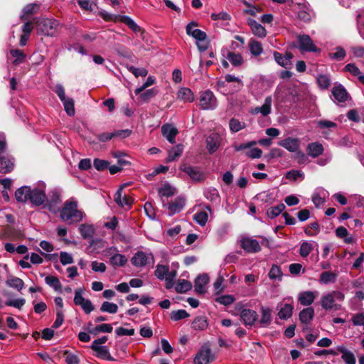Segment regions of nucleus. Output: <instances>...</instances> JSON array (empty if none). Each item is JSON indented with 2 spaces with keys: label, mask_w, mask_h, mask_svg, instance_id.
<instances>
[{
  "label": "nucleus",
  "mask_w": 364,
  "mask_h": 364,
  "mask_svg": "<svg viewBox=\"0 0 364 364\" xmlns=\"http://www.w3.org/2000/svg\"><path fill=\"white\" fill-rule=\"evenodd\" d=\"M227 58L231 64L235 67L240 66L244 63L243 58L240 53L229 51L227 55Z\"/></svg>",
  "instance_id": "obj_34"
},
{
  "label": "nucleus",
  "mask_w": 364,
  "mask_h": 364,
  "mask_svg": "<svg viewBox=\"0 0 364 364\" xmlns=\"http://www.w3.org/2000/svg\"><path fill=\"white\" fill-rule=\"evenodd\" d=\"M344 70L349 72L353 75L358 77V80L364 85V75L360 71L359 68L355 66V64H347L345 66Z\"/></svg>",
  "instance_id": "obj_32"
},
{
  "label": "nucleus",
  "mask_w": 364,
  "mask_h": 364,
  "mask_svg": "<svg viewBox=\"0 0 364 364\" xmlns=\"http://www.w3.org/2000/svg\"><path fill=\"white\" fill-rule=\"evenodd\" d=\"M60 218L69 224L77 223L82 220V212L77 210V204L75 201H66L60 211Z\"/></svg>",
  "instance_id": "obj_2"
},
{
  "label": "nucleus",
  "mask_w": 364,
  "mask_h": 364,
  "mask_svg": "<svg viewBox=\"0 0 364 364\" xmlns=\"http://www.w3.org/2000/svg\"><path fill=\"white\" fill-rule=\"evenodd\" d=\"M109 261L112 266L123 267L126 264L127 259L123 255L114 254L110 257Z\"/></svg>",
  "instance_id": "obj_40"
},
{
  "label": "nucleus",
  "mask_w": 364,
  "mask_h": 364,
  "mask_svg": "<svg viewBox=\"0 0 364 364\" xmlns=\"http://www.w3.org/2000/svg\"><path fill=\"white\" fill-rule=\"evenodd\" d=\"M112 331V326L111 324L109 323H102L97 326L94 330L89 329V332L90 333H95L99 332H103V333H111Z\"/></svg>",
  "instance_id": "obj_53"
},
{
  "label": "nucleus",
  "mask_w": 364,
  "mask_h": 364,
  "mask_svg": "<svg viewBox=\"0 0 364 364\" xmlns=\"http://www.w3.org/2000/svg\"><path fill=\"white\" fill-rule=\"evenodd\" d=\"M282 272L279 266L273 264L269 272V277L271 279H281L282 277Z\"/></svg>",
  "instance_id": "obj_58"
},
{
  "label": "nucleus",
  "mask_w": 364,
  "mask_h": 364,
  "mask_svg": "<svg viewBox=\"0 0 364 364\" xmlns=\"http://www.w3.org/2000/svg\"><path fill=\"white\" fill-rule=\"evenodd\" d=\"M306 151L309 156L316 158L323 153L324 149L321 144L313 142L308 144Z\"/></svg>",
  "instance_id": "obj_17"
},
{
  "label": "nucleus",
  "mask_w": 364,
  "mask_h": 364,
  "mask_svg": "<svg viewBox=\"0 0 364 364\" xmlns=\"http://www.w3.org/2000/svg\"><path fill=\"white\" fill-rule=\"evenodd\" d=\"M14 168V161L13 158L9 156H0V172L8 173L13 171Z\"/></svg>",
  "instance_id": "obj_15"
},
{
  "label": "nucleus",
  "mask_w": 364,
  "mask_h": 364,
  "mask_svg": "<svg viewBox=\"0 0 364 364\" xmlns=\"http://www.w3.org/2000/svg\"><path fill=\"white\" fill-rule=\"evenodd\" d=\"M315 299V295L313 291H303L299 296V301L304 306H310Z\"/></svg>",
  "instance_id": "obj_26"
},
{
  "label": "nucleus",
  "mask_w": 364,
  "mask_h": 364,
  "mask_svg": "<svg viewBox=\"0 0 364 364\" xmlns=\"http://www.w3.org/2000/svg\"><path fill=\"white\" fill-rule=\"evenodd\" d=\"M185 205V200L182 198H177L168 203V209L171 215L179 213Z\"/></svg>",
  "instance_id": "obj_24"
},
{
  "label": "nucleus",
  "mask_w": 364,
  "mask_h": 364,
  "mask_svg": "<svg viewBox=\"0 0 364 364\" xmlns=\"http://www.w3.org/2000/svg\"><path fill=\"white\" fill-rule=\"evenodd\" d=\"M215 301L225 306H228L234 302L235 298L232 295H223L216 298Z\"/></svg>",
  "instance_id": "obj_63"
},
{
  "label": "nucleus",
  "mask_w": 364,
  "mask_h": 364,
  "mask_svg": "<svg viewBox=\"0 0 364 364\" xmlns=\"http://www.w3.org/2000/svg\"><path fill=\"white\" fill-rule=\"evenodd\" d=\"M337 274L332 272H323L320 275V282L322 284H327L336 282Z\"/></svg>",
  "instance_id": "obj_41"
},
{
  "label": "nucleus",
  "mask_w": 364,
  "mask_h": 364,
  "mask_svg": "<svg viewBox=\"0 0 364 364\" xmlns=\"http://www.w3.org/2000/svg\"><path fill=\"white\" fill-rule=\"evenodd\" d=\"M207 149L210 154H213L220 146V136L218 134H211L206 139Z\"/></svg>",
  "instance_id": "obj_19"
},
{
  "label": "nucleus",
  "mask_w": 364,
  "mask_h": 364,
  "mask_svg": "<svg viewBox=\"0 0 364 364\" xmlns=\"http://www.w3.org/2000/svg\"><path fill=\"white\" fill-rule=\"evenodd\" d=\"M109 163L107 161L95 159L93 161V166L97 171H104L107 168Z\"/></svg>",
  "instance_id": "obj_64"
},
{
  "label": "nucleus",
  "mask_w": 364,
  "mask_h": 364,
  "mask_svg": "<svg viewBox=\"0 0 364 364\" xmlns=\"http://www.w3.org/2000/svg\"><path fill=\"white\" fill-rule=\"evenodd\" d=\"M298 46L301 52L320 53L321 50L314 43L311 37L307 34H300L296 36Z\"/></svg>",
  "instance_id": "obj_5"
},
{
  "label": "nucleus",
  "mask_w": 364,
  "mask_h": 364,
  "mask_svg": "<svg viewBox=\"0 0 364 364\" xmlns=\"http://www.w3.org/2000/svg\"><path fill=\"white\" fill-rule=\"evenodd\" d=\"M169 271V268L168 266L166 265H161L158 264L156 266V269L154 272L155 276L163 280L165 279L166 276L167 275L168 272Z\"/></svg>",
  "instance_id": "obj_49"
},
{
  "label": "nucleus",
  "mask_w": 364,
  "mask_h": 364,
  "mask_svg": "<svg viewBox=\"0 0 364 364\" xmlns=\"http://www.w3.org/2000/svg\"><path fill=\"white\" fill-rule=\"evenodd\" d=\"M36 23L38 31L41 33L48 36L57 35L59 23L56 20L53 18H43L37 21Z\"/></svg>",
  "instance_id": "obj_4"
},
{
  "label": "nucleus",
  "mask_w": 364,
  "mask_h": 364,
  "mask_svg": "<svg viewBox=\"0 0 364 364\" xmlns=\"http://www.w3.org/2000/svg\"><path fill=\"white\" fill-rule=\"evenodd\" d=\"M6 283L9 287L16 289L18 291H21L24 287L23 281L16 277L9 278Z\"/></svg>",
  "instance_id": "obj_37"
},
{
  "label": "nucleus",
  "mask_w": 364,
  "mask_h": 364,
  "mask_svg": "<svg viewBox=\"0 0 364 364\" xmlns=\"http://www.w3.org/2000/svg\"><path fill=\"white\" fill-rule=\"evenodd\" d=\"M39 5L36 4H29L26 5L23 9V14L20 16L21 19L22 21L27 19L29 16L37 13Z\"/></svg>",
  "instance_id": "obj_30"
},
{
  "label": "nucleus",
  "mask_w": 364,
  "mask_h": 364,
  "mask_svg": "<svg viewBox=\"0 0 364 364\" xmlns=\"http://www.w3.org/2000/svg\"><path fill=\"white\" fill-rule=\"evenodd\" d=\"M183 150V148L181 144H178L175 147L170 149L168 151V155L166 159V162L168 163L176 160L177 158L181 156Z\"/></svg>",
  "instance_id": "obj_31"
},
{
  "label": "nucleus",
  "mask_w": 364,
  "mask_h": 364,
  "mask_svg": "<svg viewBox=\"0 0 364 364\" xmlns=\"http://www.w3.org/2000/svg\"><path fill=\"white\" fill-rule=\"evenodd\" d=\"M62 102L63 103L66 113L69 116H73L75 114L74 100L72 98L68 97Z\"/></svg>",
  "instance_id": "obj_52"
},
{
  "label": "nucleus",
  "mask_w": 364,
  "mask_h": 364,
  "mask_svg": "<svg viewBox=\"0 0 364 364\" xmlns=\"http://www.w3.org/2000/svg\"><path fill=\"white\" fill-rule=\"evenodd\" d=\"M248 47L251 54L255 57L259 56L263 52L262 43L252 38L250 40Z\"/></svg>",
  "instance_id": "obj_28"
},
{
  "label": "nucleus",
  "mask_w": 364,
  "mask_h": 364,
  "mask_svg": "<svg viewBox=\"0 0 364 364\" xmlns=\"http://www.w3.org/2000/svg\"><path fill=\"white\" fill-rule=\"evenodd\" d=\"M215 360V355L207 345L203 346L194 358L195 364H209Z\"/></svg>",
  "instance_id": "obj_7"
},
{
  "label": "nucleus",
  "mask_w": 364,
  "mask_h": 364,
  "mask_svg": "<svg viewBox=\"0 0 364 364\" xmlns=\"http://www.w3.org/2000/svg\"><path fill=\"white\" fill-rule=\"evenodd\" d=\"M208 218V213L205 211H200L193 215V220L201 226L206 224Z\"/></svg>",
  "instance_id": "obj_55"
},
{
  "label": "nucleus",
  "mask_w": 364,
  "mask_h": 364,
  "mask_svg": "<svg viewBox=\"0 0 364 364\" xmlns=\"http://www.w3.org/2000/svg\"><path fill=\"white\" fill-rule=\"evenodd\" d=\"M207 327L208 322L205 316H198L192 323V328L197 331L205 330Z\"/></svg>",
  "instance_id": "obj_35"
},
{
  "label": "nucleus",
  "mask_w": 364,
  "mask_h": 364,
  "mask_svg": "<svg viewBox=\"0 0 364 364\" xmlns=\"http://www.w3.org/2000/svg\"><path fill=\"white\" fill-rule=\"evenodd\" d=\"M278 144L290 152H296L300 147V141L297 138L287 137L278 142Z\"/></svg>",
  "instance_id": "obj_12"
},
{
  "label": "nucleus",
  "mask_w": 364,
  "mask_h": 364,
  "mask_svg": "<svg viewBox=\"0 0 364 364\" xmlns=\"http://www.w3.org/2000/svg\"><path fill=\"white\" fill-rule=\"evenodd\" d=\"M119 21L126 24L134 32L137 33L141 31V28L130 17L122 16H119Z\"/></svg>",
  "instance_id": "obj_38"
},
{
  "label": "nucleus",
  "mask_w": 364,
  "mask_h": 364,
  "mask_svg": "<svg viewBox=\"0 0 364 364\" xmlns=\"http://www.w3.org/2000/svg\"><path fill=\"white\" fill-rule=\"evenodd\" d=\"M332 95L334 98L340 102H345L348 98V92L341 85L333 87Z\"/></svg>",
  "instance_id": "obj_21"
},
{
  "label": "nucleus",
  "mask_w": 364,
  "mask_h": 364,
  "mask_svg": "<svg viewBox=\"0 0 364 364\" xmlns=\"http://www.w3.org/2000/svg\"><path fill=\"white\" fill-rule=\"evenodd\" d=\"M119 21L126 24L134 32L137 33L141 31V28L130 17L122 16H119Z\"/></svg>",
  "instance_id": "obj_39"
},
{
  "label": "nucleus",
  "mask_w": 364,
  "mask_h": 364,
  "mask_svg": "<svg viewBox=\"0 0 364 364\" xmlns=\"http://www.w3.org/2000/svg\"><path fill=\"white\" fill-rule=\"evenodd\" d=\"M345 298L344 294L339 291H333L323 296L321 299V305L326 311L339 310L341 308V304L336 301H342Z\"/></svg>",
  "instance_id": "obj_3"
},
{
  "label": "nucleus",
  "mask_w": 364,
  "mask_h": 364,
  "mask_svg": "<svg viewBox=\"0 0 364 364\" xmlns=\"http://www.w3.org/2000/svg\"><path fill=\"white\" fill-rule=\"evenodd\" d=\"M180 170L186 173L195 183L203 182L206 178V174L197 166L183 164L180 166Z\"/></svg>",
  "instance_id": "obj_6"
},
{
  "label": "nucleus",
  "mask_w": 364,
  "mask_h": 364,
  "mask_svg": "<svg viewBox=\"0 0 364 364\" xmlns=\"http://www.w3.org/2000/svg\"><path fill=\"white\" fill-rule=\"evenodd\" d=\"M316 81L321 89H327L331 85L330 78L326 75H319L316 77Z\"/></svg>",
  "instance_id": "obj_57"
},
{
  "label": "nucleus",
  "mask_w": 364,
  "mask_h": 364,
  "mask_svg": "<svg viewBox=\"0 0 364 364\" xmlns=\"http://www.w3.org/2000/svg\"><path fill=\"white\" fill-rule=\"evenodd\" d=\"M299 320L304 324L309 323L314 318V310L312 307L304 309L299 313Z\"/></svg>",
  "instance_id": "obj_23"
},
{
  "label": "nucleus",
  "mask_w": 364,
  "mask_h": 364,
  "mask_svg": "<svg viewBox=\"0 0 364 364\" xmlns=\"http://www.w3.org/2000/svg\"><path fill=\"white\" fill-rule=\"evenodd\" d=\"M63 355L67 364H79L80 359L77 355L70 353L69 350H65Z\"/></svg>",
  "instance_id": "obj_54"
},
{
  "label": "nucleus",
  "mask_w": 364,
  "mask_h": 364,
  "mask_svg": "<svg viewBox=\"0 0 364 364\" xmlns=\"http://www.w3.org/2000/svg\"><path fill=\"white\" fill-rule=\"evenodd\" d=\"M178 98L184 102H192L194 100V96L191 89L182 87L178 92Z\"/></svg>",
  "instance_id": "obj_33"
},
{
  "label": "nucleus",
  "mask_w": 364,
  "mask_h": 364,
  "mask_svg": "<svg viewBox=\"0 0 364 364\" xmlns=\"http://www.w3.org/2000/svg\"><path fill=\"white\" fill-rule=\"evenodd\" d=\"M129 134H130V132L129 130H127V129H126V130H118V131H116V132H111V133L104 132V133H102V134H100L97 135V139L100 141L105 142L107 141H109V140L112 139L114 137H117V136L126 137V136H128Z\"/></svg>",
  "instance_id": "obj_14"
},
{
  "label": "nucleus",
  "mask_w": 364,
  "mask_h": 364,
  "mask_svg": "<svg viewBox=\"0 0 364 364\" xmlns=\"http://www.w3.org/2000/svg\"><path fill=\"white\" fill-rule=\"evenodd\" d=\"M240 318L245 326H252L258 319L257 313L250 309H242L240 312Z\"/></svg>",
  "instance_id": "obj_10"
},
{
  "label": "nucleus",
  "mask_w": 364,
  "mask_h": 364,
  "mask_svg": "<svg viewBox=\"0 0 364 364\" xmlns=\"http://www.w3.org/2000/svg\"><path fill=\"white\" fill-rule=\"evenodd\" d=\"M272 100L270 96L267 97L264 100V103L262 107H257L255 109V113H261L263 116H267L271 112Z\"/></svg>",
  "instance_id": "obj_29"
},
{
  "label": "nucleus",
  "mask_w": 364,
  "mask_h": 364,
  "mask_svg": "<svg viewBox=\"0 0 364 364\" xmlns=\"http://www.w3.org/2000/svg\"><path fill=\"white\" fill-rule=\"evenodd\" d=\"M161 134L170 143L174 144L178 130L171 124H166L161 127Z\"/></svg>",
  "instance_id": "obj_13"
},
{
  "label": "nucleus",
  "mask_w": 364,
  "mask_h": 364,
  "mask_svg": "<svg viewBox=\"0 0 364 364\" xmlns=\"http://www.w3.org/2000/svg\"><path fill=\"white\" fill-rule=\"evenodd\" d=\"M175 188L170 186L168 183L164 184L162 187L159 188L158 191L161 196L171 197L175 194Z\"/></svg>",
  "instance_id": "obj_46"
},
{
  "label": "nucleus",
  "mask_w": 364,
  "mask_h": 364,
  "mask_svg": "<svg viewBox=\"0 0 364 364\" xmlns=\"http://www.w3.org/2000/svg\"><path fill=\"white\" fill-rule=\"evenodd\" d=\"M127 69L130 71L136 77L139 76L145 77L148 74L146 69L141 68H135L134 66H127Z\"/></svg>",
  "instance_id": "obj_60"
},
{
  "label": "nucleus",
  "mask_w": 364,
  "mask_h": 364,
  "mask_svg": "<svg viewBox=\"0 0 364 364\" xmlns=\"http://www.w3.org/2000/svg\"><path fill=\"white\" fill-rule=\"evenodd\" d=\"M313 245L309 242H304L301 243L299 249V255L302 257H306L310 252L313 250Z\"/></svg>",
  "instance_id": "obj_50"
},
{
  "label": "nucleus",
  "mask_w": 364,
  "mask_h": 364,
  "mask_svg": "<svg viewBox=\"0 0 364 364\" xmlns=\"http://www.w3.org/2000/svg\"><path fill=\"white\" fill-rule=\"evenodd\" d=\"M240 247L248 253H255L261 250L259 242L255 239L248 237L241 239Z\"/></svg>",
  "instance_id": "obj_9"
},
{
  "label": "nucleus",
  "mask_w": 364,
  "mask_h": 364,
  "mask_svg": "<svg viewBox=\"0 0 364 364\" xmlns=\"http://www.w3.org/2000/svg\"><path fill=\"white\" fill-rule=\"evenodd\" d=\"M200 107L203 109H213L217 106V99L209 90L203 92L200 96Z\"/></svg>",
  "instance_id": "obj_8"
},
{
  "label": "nucleus",
  "mask_w": 364,
  "mask_h": 364,
  "mask_svg": "<svg viewBox=\"0 0 364 364\" xmlns=\"http://www.w3.org/2000/svg\"><path fill=\"white\" fill-rule=\"evenodd\" d=\"M146 255L143 252H137L132 258V263L135 267H143L147 264Z\"/></svg>",
  "instance_id": "obj_25"
},
{
  "label": "nucleus",
  "mask_w": 364,
  "mask_h": 364,
  "mask_svg": "<svg viewBox=\"0 0 364 364\" xmlns=\"http://www.w3.org/2000/svg\"><path fill=\"white\" fill-rule=\"evenodd\" d=\"M46 283L53 287L55 291H62V285L58 277L54 276H47L45 279Z\"/></svg>",
  "instance_id": "obj_42"
},
{
  "label": "nucleus",
  "mask_w": 364,
  "mask_h": 364,
  "mask_svg": "<svg viewBox=\"0 0 364 364\" xmlns=\"http://www.w3.org/2000/svg\"><path fill=\"white\" fill-rule=\"evenodd\" d=\"M209 281L206 274H200L195 280V291L200 294H204L205 291V286Z\"/></svg>",
  "instance_id": "obj_18"
},
{
  "label": "nucleus",
  "mask_w": 364,
  "mask_h": 364,
  "mask_svg": "<svg viewBox=\"0 0 364 364\" xmlns=\"http://www.w3.org/2000/svg\"><path fill=\"white\" fill-rule=\"evenodd\" d=\"M177 275V271L176 270H172L171 272L168 271L167 275L165 277L166 280V287L169 289L173 287V280L176 278Z\"/></svg>",
  "instance_id": "obj_62"
},
{
  "label": "nucleus",
  "mask_w": 364,
  "mask_h": 364,
  "mask_svg": "<svg viewBox=\"0 0 364 364\" xmlns=\"http://www.w3.org/2000/svg\"><path fill=\"white\" fill-rule=\"evenodd\" d=\"M336 350L342 354L341 358L347 364H355L356 360L354 354L345 346H339Z\"/></svg>",
  "instance_id": "obj_20"
},
{
  "label": "nucleus",
  "mask_w": 364,
  "mask_h": 364,
  "mask_svg": "<svg viewBox=\"0 0 364 364\" xmlns=\"http://www.w3.org/2000/svg\"><path fill=\"white\" fill-rule=\"evenodd\" d=\"M192 288V284L191 282L186 279H180L176 284L175 290L178 293H186L191 290Z\"/></svg>",
  "instance_id": "obj_36"
},
{
  "label": "nucleus",
  "mask_w": 364,
  "mask_h": 364,
  "mask_svg": "<svg viewBox=\"0 0 364 364\" xmlns=\"http://www.w3.org/2000/svg\"><path fill=\"white\" fill-rule=\"evenodd\" d=\"M280 307L278 316L280 319H288L292 315L294 306L290 304L281 303L277 308Z\"/></svg>",
  "instance_id": "obj_22"
},
{
  "label": "nucleus",
  "mask_w": 364,
  "mask_h": 364,
  "mask_svg": "<svg viewBox=\"0 0 364 364\" xmlns=\"http://www.w3.org/2000/svg\"><path fill=\"white\" fill-rule=\"evenodd\" d=\"M205 197L211 202L220 201V195L215 188L207 189L204 193Z\"/></svg>",
  "instance_id": "obj_47"
},
{
  "label": "nucleus",
  "mask_w": 364,
  "mask_h": 364,
  "mask_svg": "<svg viewBox=\"0 0 364 364\" xmlns=\"http://www.w3.org/2000/svg\"><path fill=\"white\" fill-rule=\"evenodd\" d=\"M285 209V205L283 203H280L277 206L271 207L267 210V215L271 219H273L278 216Z\"/></svg>",
  "instance_id": "obj_43"
},
{
  "label": "nucleus",
  "mask_w": 364,
  "mask_h": 364,
  "mask_svg": "<svg viewBox=\"0 0 364 364\" xmlns=\"http://www.w3.org/2000/svg\"><path fill=\"white\" fill-rule=\"evenodd\" d=\"M100 311L102 312H108L109 314H115L118 311V306L116 304L105 301L100 307Z\"/></svg>",
  "instance_id": "obj_48"
},
{
  "label": "nucleus",
  "mask_w": 364,
  "mask_h": 364,
  "mask_svg": "<svg viewBox=\"0 0 364 364\" xmlns=\"http://www.w3.org/2000/svg\"><path fill=\"white\" fill-rule=\"evenodd\" d=\"M15 198L18 202L26 203L29 201L33 205L40 206L47 200L45 191L40 188L31 189L29 186H23L15 192Z\"/></svg>",
  "instance_id": "obj_1"
},
{
  "label": "nucleus",
  "mask_w": 364,
  "mask_h": 364,
  "mask_svg": "<svg viewBox=\"0 0 364 364\" xmlns=\"http://www.w3.org/2000/svg\"><path fill=\"white\" fill-rule=\"evenodd\" d=\"M275 61L282 67L289 68L291 65V61H287L285 58V55H282L280 53L274 51L273 53Z\"/></svg>",
  "instance_id": "obj_44"
},
{
  "label": "nucleus",
  "mask_w": 364,
  "mask_h": 364,
  "mask_svg": "<svg viewBox=\"0 0 364 364\" xmlns=\"http://www.w3.org/2000/svg\"><path fill=\"white\" fill-rule=\"evenodd\" d=\"M262 318L259 320V323L262 326H269L272 320V310L269 308L262 306L260 309Z\"/></svg>",
  "instance_id": "obj_27"
},
{
  "label": "nucleus",
  "mask_w": 364,
  "mask_h": 364,
  "mask_svg": "<svg viewBox=\"0 0 364 364\" xmlns=\"http://www.w3.org/2000/svg\"><path fill=\"white\" fill-rule=\"evenodd\" d=\"M247 22L254 35L257 36L259 38H264L267 36V31L264 27L257 23L255 20L249 18Z\"/></svg>",
  "instance_id": "obj_16"
},
{
  "label": "nucleus",
  "mask_w": 364,
  "mask_h": 364,
  "mask_svg": "<svg viewBox=\"0 0 364 364\" xmlns=\"http://www.w3.org/2000/svg\"><path fill=\"white\" fill-rule=\"evenodd\" d=\"M124 185L120 187V188L117 191L114 195V201L119 205L120 207L124 208L127 207L129 208L133 203L134 200L132 197L128 195L124 194L122 195V189Z\"/></svg>",
  "instance_id": "obj_11"
},
{
  "label": "nucleus",
  "mask_w": 364,
  "mask_h": 364,
  "mask_svg": "<svg viewBox=\"0 0 364 364\" xmlns=\"http://www.w3.org/2000/svg\"><path fill=\"white\" fill-rule=\"evenodd\" d=\"M189 316L188 313L183 309H180L178 311H173L171 314V318L173 321H179L186 318H188Z\"/></svg>",
  "instance_id": "obj_56"
},
{
  "label": "nucleus",
  "mask_w": 364,
  "mask_h": 364,
  "mask_svg": "<svg viewBox=\"0 0 364 364\" xmlns=\"http://www.w3.org/2000/svg\"><path fill=\"white\" fill-rule=\"evenodd\" d=\"M91 349L96 352V357L103 359L109 352L107 346H90Z\"/></svg>",
  "instance_id": "obj_61"
},
{
  "label": "nucleus",
  "mask_w": 364,
  "mask_h": 364,
  "mask_svg": "<svg viewBox=\"0 0 364 364\" xmlns=\"http://www.w3.org/2000/svg\"><path fill=\"white\" fill-rule=\"evenodd\" d=\"M11 55L16 58L14 60L13 64L19 65L23 62L26 58V55L23 52V50L19 49H13L10 50Z\"/></svg>",
  "instance_id": "obj_45"
},
{
  "label": "nucleus",
  "mask_w": 364,
  "mask_h": 364,
  "mask_svg": "<svg viewBox=\"0 0 364 364\" xmlns=\"http://www.w3.org/2000/svg\"><path fill=\"white\" fill-rule=\"evenodd\" d=\"M79 230L82 237L85 239L92 237L94 233L92 227L85 224L80 225Z\"/></svg>",
  "instance_id": "obj_51"
},
{
  "label": "nucleus",
  "mask_w": 364,
  "mask_h": 364,
  "mask_svg": "<svg viewBox=\"0 0 364 364\" xmlns=\"http://www.w3.org/2000/svg\"><path fill=\"white\" fill-rule=\"evenodd\" d=\"M229 125L230 129L234 132H237L245 127V124L244 122H241L235 118L230 120Z\"/></svg>",
  "instance_id": "obj_59"
}]
</instances>
